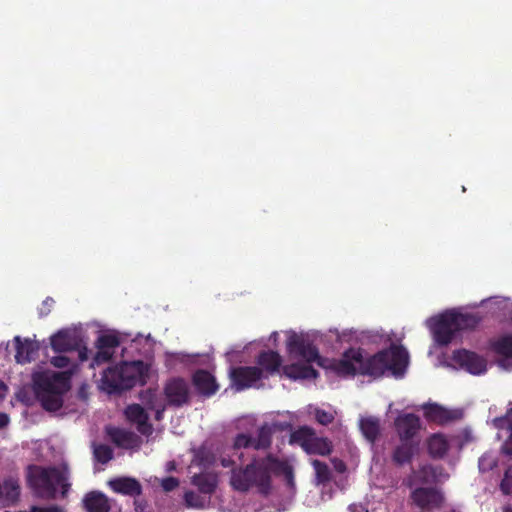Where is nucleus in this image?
I'll return each mask as SVG.
<instances>
[{"mask_svg": "<svg viewBox=\"0 0 512 512\" xmlns=\"http://www.w3.org/2000/svg\"><path fill=\"white\" fill-rule=\"evenodd\" d=\"M72 371H42L33 375L36 399L48 412H56L63 406L64 394L70 389Z\"/></svg>", "mask_w": 512, "mask_h": 512, "instance_id": "1", "label": "nucleus"}, {"mask_svg": "<svg viewBox=\"0 0 512 512\" xmlns=\"http://www.w3.org/2000/svg\"><path fill=\"white\" fill-rule=\"evenodd\" d=\"M27 484L33 495L43 500H54L57 497L58 487L61 496L65 498L70 489L67 471L57 467H42L30 465L27 472Z\"/></svg>", "mask_w": 512, "mask_h": 512, "instance_id": "2", "label": "nucleus"}, {"mask_svg": "<svg viewBox=\"0 0 512 512\" xmlns=\"http://www.w3.org/2000/svg\"><path fill=\"white\" fill-rule=\"evenodd\" d=\"M148 376V367L143 361L123 362L104 370L101 388L108 394H119L137 384L144 385Z\"/></svg>", "mask_w": 512, "mask_h": 512, "instance_id": "3", "label": "nucleus"}, {"mask_svg": "<svg viewBox=\"0 0 512 512\" xmlns=\"http://www.w3.org/2000/svg\"><path fill=\"white\" fill-rule=\"evenodd\" d=\"M407 364V351L401 346H392L368 358H364L362 355L358 374L378 378L383 376L386 371H390L394 376H401Z\"/></svg>", "mask_w": 512, "mask_h": 512, "instance_id": "4", "label": "nucleus"}, {"mask_svg": "<svg viewBox=\"0 0 512 512\" xmlns=\"http://www.w3.org/2000/svg\"><path fill=\"white\" fill-rule=\"evenodd\" d=\"M267 456L253 460L244 468L233 469L231 474V486L240 492H247L251 487H257L263 495H268L271 490V477L269 476Z\"/></svg>", "mask_w": 512, "mask_h": 512, "instance_id": "5", "label": "nucleus"}, {"mask_svg": "<svg viewBox=\"0 0 512 512\" xmlns=\"http://www.w3.org/2000/svg\"><path fill=\"white\" fill-rule=\"evenodd\" d=\"M409 498L411 504L421 512H431L435 509H440L445 500L442 491L435 486L412 488Z\"/></svg>", "mask_w": 512, "mask_h": 512, "instance_id": "6", "label": "nucleus"}, {"mask_svg": "<svg viewBox=\"0 0 512 512\" xmlns=\"http://www.w3.org/2000/svg\"><path fill=\"white\" fill-rule=\"evenodd\" d=\"M434 341L440 346L448 345L455 337L457 330L451 311L442 313L429 320Z\"/></svg>", "mask_w": 512, "mask_h": 512, "instance_id": "7", "label": "nucleus"}, {"mask_svg": "<svg viewBox=\"0 0 512 512\" xmlns=\"http://www.w3.org/2000/svg\"><path fill=\"white\" fill-rule=\"evenodd\" d=\"M394 427L400 441L419 444L418 435L422 428L421 419L414 413L399 414L394 421Z\"/></svg>", "mask_w": 512, "mask_h": 512, "instance_id": "8", "label": "nucleus"}, {"mask_svg": "<svg viewBox=\"0 0 512 512\" xmlns=\"http://www.w3.org/2000/svg\"><path fill=\"white\" fill-rule=\"evenodd\" d=\"M163 391L169 406L182 407L190 402L189 384L183 378L169 379L165 383Z\"/></svg>", "mask_w": 512, "mask_h": 512, "instance_id": "9", "label": "nucleus"}, {"mask_svg": "<svg viewBox=\"0 0 512 512\" xmlns=\"http://www.w3.org/2000/svg\"><path fill=\"white\" fill-rule=\"evenodd\" d=\"M452 360L462 369L473 375L483 374L487 370L486 359L473 351L466 349L455 350L452 354Z\"/></svg>", "mask_w": 512, "mask_h": 512, "instance_id": "10", "label": "nucleus"}, {"mask_svg": "<svg viewBox=\"0 0 512 512\" xmlns=\"http://www.w3.org/2000/svg\"><path fill=\"white\" fill-rule=\"evenodd\" d=\"M362 361L361 348L347 349L341 359L335 360L330 368L339 376H355L358 374Z\"/></svg>", "mask_w": 512, "mask_h": 512, "instance_id": "11", "label": "nucleus"}, {"mask_svg": "<svg viewBox=\"0 0 512 512\" xmlns=\"http://www.w3.org/2000/svg\"><path fill=\"white\" fill-rule=\"evenodd\" d=\"M262 378V369L257 366H240L230 370L232 386L237 391L252 387Z\"/></svg>", "mask_w": 512, "mask_h": 512, "instance_id": "12", "label": "nucleus"}, {"mask_svg": "<svg viewBox=\"0 0 512 512\" xmlns=\"http://www.w3.org/2000/svg\"><path fill=\"white\" fill-rule=\"evenodd\" d=\"M287 347L290 353H296L307 363L317 362L321 365L317 347L303 336L292 334L288 338Z\"/></svg>", "mask_w": 512, "mask_h": 512, "instance_id": "13", "label": "nucleus"}, {"mask_svg": "<svg viewBox=\"0 0 512 512\" xmlns=\"http://www.w3.org/2000/svg\"><path fill=\"white\" fill-rule=\"evenodd\" d=\"M81 338L77 331L72 329H62L51 336L50 344L55 352H69L79 349Z\"/></svg>", "mask_w": 512, "mask_h": 512, "instance_id": "14", "label": "nucleus"}, {"mask_svg": "<svg viewBox=\"0 0 512 512\" xmlns=\"http://www.w3.org/2000/svg\"><path fill=\"white\" fill-rule=\"evenodd\" d=\"M21 495L20 481L18 477L9 476L0 481V504L12 506L18 503Z\"/></svg>", "mask_w": 512, "mask_h": 512, "instance_id": "15", "label": "nucleus"}, {"mask_svg": "<svg viewBox=\"0 0 512 512\" xmlns=\"http://www.w3.org/2000/svg\"><path fill=\"white\" fill-rule=\"evenodd\" d=\"M441 470V467L423 465L408 478L407 486L412 489L416 485L435 484L438 481Z\"/></svg>", "mask_w": 512, "mask_h": 512, "instance_id": "16", "label": "nucleus"}, {"mask_svg": "<svg viewBox=\"0 0 512 512\" xmlns=\"http://www.w3.org/2000/svg\"><path fill=\"white\" fill-rule=\"evenodd\" d=\"M106 434L119 448L131 449L138 446L140 442V438L137 434L118 427H106Z\"/></svg>", "mask_w": 512, "mask_h": 512, "instance_id": "17", "label": "nucleus"}, {"mask_svg": "<svg viewBox=\"0 0 512 512\" xmlns=\"http://www.w3.org/2000/svg\"><path fill=\"white\" fill-rule=\"evenodd\" d=\"M113 492L129 497L141 495L142 486L140 482L132 477H117L108 482Z\"/></svg>", "mask_w": 512, "mask_h": 512, "instance_id": "18", "label": "nucleus"}, {"mask_svg": "<svg viewBox=\"0 0 512 512\" xmlns=\"http://www.w3.org/2000/svg\"><path fill=\"white\" fill-rule=\"evenodd\" d=\"M192 381L198 393L205 397L214 395L219 389L215 377L203 369L197 370L194 373Z\"/></svg>", "mask_w": 512, "mask_h": 512, "instance_id": "19", "label": "nucleus"}, {"mask_svg": "<svg viewBox=\"0 0 512 512\" xmlns=\"http://www.w3.org/2000/svg\"><path fill=\"white\" fill-rule=\"evenodd\" d=\"M125 415L130 422L137 425V429L141 434L148 435L151 433L152 425L148 422L149 415L141 405H129L125 410Z\"/></svg>", "mask_w": 512, "mask_h": 512, "instance_id": "20", "label": "nucleus"}, {"mask_svg": "<svg viewBox=\"0 0 512 512\" xmlns=\"http://www.w3.org/2000/svg\"><path fill=\"white\" fill-rule=\"evenodd\" d=\"M15 343V360L19 364L30 363L35 360L38 353V344L30 339L22 340L20 336L14 338Z\"/></svg>", "mask_w": 512, "mask_h": 512, "instance_id": "21", "label": "nucleus"}, {"mask_svg": "<svg viewBox=\"0 0 512 512\" xmlns=\"http://www.w3.org/2000/svg\"><path fill=\"white\" fill-rule=\"evenodd\" d=\"M83 507L86 512H110L109 498L100 491H90L83 498Z\"/></svg>", "mask_w": 512, "mask_h": 512, "instance_id": "22", "label": "nucleus"}, {"mask_svg": "<svg viewBox=\"0 0 512 512\" xmlns=\"http://www.w3.org/2000/svg\"><path fill=\"white\" fill-rule=\"evenodd\" d=\"M268 463V470H269V476L271 477V474L274 475H281L284 477L287 485L289 487L294 486V472L293 467L288 464L286 461H281L277 457L273 456L272 454L267 455V461Z\"/></svg>", "mask_w": 512, "mask_h": 512, "instance_id": "23", "label": "nucleus"}, {"mask_svg": "<svg viewBox=\"0 0 512 512\" xmlns=\"http://www.w3.org/2000/svg\"><path fill=\"white\" fill-rule=\"evenodd\" d=\"M452 317L455 319V326L457 333L461 331L473 330L482 321V316L479 312H456L451 311Z\"/></svg>", "mask_w": 512, "mask_h": 512, "instance_id": "24", "label": "nucleus"}, {"mask_svg": "<svg viewBox=\"0 0 512 512\" xmlns=\"http://www.w3.org/2000/svg\"><path fill=\"white\" fill-rule=\"evenodd\" d=\"M257 364L262 371H266L269 374H274L279 371L282 365V358L278 352L275 351H262L257 357Z\"/></svg>", "mask_w": 512, "mask_h": 512, "instance_id": "25", "label": "nucleus"}, {"mask_svg": "<svg viewBox=\"0 0 512 512\" xmlns=\"http://www.w3.org/2000/svg\"><path fill=\"white\" fill-rule=\"evenodd\" d=\"M360 430L365 439L374 444L381 433L380 420L374 416L363 417L359 422Z\"/></svg>", "mask_w": 512, "mask_h": 512, "instance_id": "26", "label": "nucleus"}, {"mask_svg": "<svg viewBox=\"0 0 512 512\" xmlns=\"http://www.w3.org/2000/svg\"><path fill=\"white\" fill-rule=\"evenodd\" d=\"M284 374L291 379H311L318 376V371L311 365L294 363L283 368Z\"/></svg>", "mask_w": 512, "mask_h": 512, "instance_id": "27", "label": "nucleus"}, {"mask_svg": "<svg viewBox=\"0 0 512 512\" xmlns=\"http://www.w3.org/2000/svg\"><path fill=\"white\" fill-rule=\"evenodd\" d=\"M400 442L401 443L398 446H396L393 451L392 460L396 465L402 466L406 463H409L412 460L418 443L408 441Z\"/></svg>", "mask_w": 512, "mask_h": 512, "instance_id": "28", "label": "nucleus"}, {"mask_svg": "<svg viewBox=\"0 0 512 512\" xmlns=\"http://www.w3.org/2000/svg\"><path fill=\"white\" fill-rule=\"evenodd\" d=\"M276 426V424L270 425L268 423H265L259 427L257 431V437H253L255 450H265L270 448Z\"/></svg>", "mask_w": 512, "mask_h": 512, "instance_id": "29", "label": "nucleus"}, {"mask_svg": "<svg viewBox=\"0 0 512 512\" xmlns=\"http://www.w3.org/2000/svg\"><path fill=\"white\" fill-rule=\"evenodd\" d=\"M315 433L313 428L301 426L290 434L289 442L290 444L299 445L306 452Z\"/></svg>", "mask_w": 512, "mask_h": 512, "instance_id": "30", "label": "nucleus"}, {"mask_svg": "<svg viewBox=\"0 0 512 512\" xmlns=\"http://www.w3.org/2000/svg\"><path fill=\"white\" fill-rule=\"evenodd\" d=\"M449 450V443L442 434H433L428 439V452L433 458H443Z\"/></svg>", "mask_w": 512, "mask_h": 512, "instance_id": "31", "label": "nucleus"}, {"mask_svg": "<svg viewBox=\"0 0 512 512\" xmlns=\"http://www.w3.org/2000/svg\"><path fill=\"white\" fill-rule=\"evenodd\" d=\"M333 451L332 442L325 437L314 435L306 453L310 455L328 456Z\"/></svg>", "mask_w": 512, "mask_h": 512, "instance_id": "32", "label": "nucleus"}, {"mask_svg": "<svg viewBox=\"0 0 512 512\" xmlns=\"http://www.w3.org/2000/svg\"><path fill=\"white\" fill-rule=\"evenodd\" d=\"M192 484L203 494H212L217 482L214 476L208 473L196 474L192 477Z\"/></svg>", "mask_w": 512, "mask_h": 512, "instance_id": "33", "label": "nucleus"}, {"mask_svg": "<svg viewBox=\"0 0 512 512\" xmlns=\"http://www.w3.org/2000/svg\"><path fill=\"white\" fill-rule=\"evenodd\" d=\"M492 348L496 354L504 357L501 364L505 365L508 360H512V335L499 338L493 343Z\"/></svg>", "mask_w": 512, "mask_h": 512, "instance_id": "34", "label": "nucleus"}, {"mask_svg": "<svg viewBox=\"0 0 512 512\" xmlns=\"http://www.w3.org/2000/svg\"><path fill=\"white\" fill-rule=\"evenodd\" d=\"M425 416L427 419L439 423L446 422L450 419L449 412L438 404H430L425 407Z\"/></svg>", "mask_w": 512, "mask_h": 512, "instance_id": "35", "label": "nucleus"}, {"mask_svg": "<svg viewBox=\"0 0 512 512\" xmlns=\"http://www.w3.org/2000/svg\"><path fill=\"white\" fill-rule=\"evenodd\" d=\"M93 454L95 459L101 464H106L113 458V450L105 444L96 445Z\"/></svg>", "mask_w": 512, "mask_h": 512, "instance_id": "36", "label": "nucleus"}, {"mask_svg": "<svg viewBox=\"0 0 512 512\" xmlns=\"http://www.w3.org/2000/svg\"><path fill=\"white\" fill-rule=\"evenodd\" d=\"M314 470H315V473H316V476L318 478L319 481H327L329 480L330 478V470H329V467L328 465L325 463V462H322L318 459H314L312 462H311Z\"/></svg>", "mask_w": 512, "mask_h": 512, "instance_id": "37", "label": "nucleus"}, {"mask_svg": "<svg viewBox=\"0 0 512 512\" xmlns=\"http://www.w3.org/2000/svg\"><path fill=\"white\" fill-rule=\"evenodd\" d=\"M119 345V340L116 336L111 334H105L99 336L97 339V347L98 349H109L115 348Z\"/></svg>", "mask_w": 512, "mask_h": 512, "instance_id": "38", "label": "nucleus"}, {"mask_svg": "<svg viewBox=\"0 0 512 512\" xmlns=\"http://www.w3.org/2000/svg\"><path fill=\"white\" fill-rule=\"evenodd\" d=\"M233 447L235 449L254 448L253 437L245 433H240L235 437Z\"/></svg>", "mask_w": 512, "mask_h": 512, "instance_id": "39", "label": "nucleus"}, {"mask_svg": "<svg viewBox=\"0 0 512 512\" xmlns=\"http://www.w3.org/2000/svg\"><path fill=\"white\" fill-rule=\"evenodd\" d=\"M502 417L494 419V424L499 429H512V404Z\"/></svg>", "mask_w": 512, "mask_h": 512, "instance_id": "40", "label": "nucleus"}, {"mask_svg": "<svg viewBox=\"0 0 512 512\" xmlns=\"http://www.w3.org/2000/svg\"><path fill=\"white\" fill-rule=\"evenodd\" d=\"M500 488L504 494H512V465L506 469Z\"/></svg>", "mask_w": 512, "mask_h": 512, "instance_id": "41", "label": "nucleus"}, {"mask_svg": "<svg viewBox=\"0 0 512 512\" xmlns=\"http://www.w3.org/2000/svg\"><path fill=\"white\" fill-rule=\"evenodd\" d=\"M314 414L316 421L324 426L331 424L335 419L334 414L323 409H316Z\"/></svg>", "mask_w": 512, "mask_h": 512, "instance_id": "42", "label": "nucleus"}, {"mask_svg": "<svg viewBox=\"0 0 512 512\" xmlns=\"http://www.w3.org/2000/svg\"><path fill=\"white\" fill-rule=\"evenodd\" d=\"M497 461L488 455H483L479 458L478 466L481 472H487L496 467Z\"/></svg>", "mask_w": 512, "mask_h": 512, "instance_id": "43", "label": "nucleus"}, {"mask_svg": "<svg viewBox=\"0 0 512 512\" xmlns=\"http://www.w3.org/2000/svg\"><path fill=\"white\" fill-rule=\"evenodd\" d=\"M142 399H143L147 409H149V410H150V406H152L153 404H164L163 401L161 400V398L158 397L157 393L152 390H148L143 395Z\"/></svg>", "mask_w": 512, "mask_h": 512, "instance_id": "44", "label": "nucleus"}, {"mask_svg": "<svg viewBox=\"0 0 512 512\" xmlns=\"http://www.w3.org/2000/svg\"><path fill=\"white\" fill-rule=\"evenodd\" d=\"M112 354L106 349H99L95 354L91 366L100 365L110 360Z\"/></svg>", "mask_w": 512, "mask_h": 512, "instance_id": "45", "label": "nucleus"}, {"mask_svg": "<svg viewBox=\"0 0 512 512\" xmlns=\"http://www.w3.org/2000/svg\"><path fill=\"white\" fill-rule=\"evenodd\" d=\"M184 500L188 507H200L202 505L200 497L193 491L185 492Z\"/></svg>", "mask_w": 512, "mask_h": 512, "instance_id": "46", "label": "nucleus"}, {"mask_svg": "<svg viewBox=\"0 0 512 512\" xmlns=\"http://www.w3.org/2000/svg\"><path fill=\"white\" fill-rule=\"evenodd\" d=\"M161 486L164 491L170 492L179 486V480L175 477H166L162 480Z\"/></svg>", "mask_w": 512, "mask_h": 512, "instance_id": "47", "label": "nucleus"}, {"mask_svg": "<svg viewBox=\"0 0 512 512\" xmlns=\"http://www.w3.org/2000/svg\"><path fill=\"white\" fill-rule=\"evenodd\" d=\"M54 303L55 301L51 297H47L45 300H43L41 307L39 308V316H47L51 312Z\"/></svg>", "mask_w": 512, "mask_h": 512, "instance_id": "48", "label": "nucleus"}, {"mask_svg": "<svg viewBox=\"0 0 512 512\" xmlns=\"http://www.w3.org/2000/svg\"><path fill=\"white\" fill-rule=\"evenodd\" d=\"M69 363L70 359L64 355H58L51 358V364L57 368H65Z\"/></svg>", "mask_w": 512, "mask_h": 512, "instance_id": "49", "label": "nucleus"}, {"mask_svg": "<svg viewBox=\"0 0 512 512\" xmlns=\"http://www.w3.org/2000/svg\"><path fill=\"white\" fill-rule=\"evenodd\" d=\"M508 430L510 432L509 436L506 439V441L503 443L501 449L505 455L512 457V429H508Z\"/></svg>", "mask_w": 512, "mask_h": 512, "instance_id": "50", "label": "nucleus"}, {"mask_svg": "<svg viewBox=\"0 0 512 512\" xmlns=\"http://www.w3.org/2000/svg\"><path fill=\"white\" fill-rule=\"evenodd\" d=\"M165 409V404H153L152 406H150V410L155 411V419L157 421L162 420Z\"/></svg>", "mask_w": 512, "mask_h": 512, "instance_id": "51", "label": "nucleus"}, {"mask_svg": "<svg viewBox=\"0 0 512 512\" xmlns=\"http://www.w3.org/2000/svg\"><path fill=\"white\" fill-rule=\"evenodd\" d=\"M9 423V416L6 413H0V429L6 427Z\"/></svg>", "mask_w": 512, "mask_h": 512, "instance_id": "52", "label": "nucleus"}, {"mask_svg": "<svg viewBox=\"0 0 512 512\" xmlns=\"http://www.w3.org/2000/svg\"><path fill=\"white\" fill-rule=\"evenodd\" d=\"M79 351V358L80 360L83 362V361H86L88 359V349L86 347H83L82 349H77Z\"/></svg>", "mask_w": 512, "mask_h": 512, "instance_id": "53", "label": "nucleus"}, {"mask_svg": "<svg viewBox=\"0 0 512 512\" xmlns=\"http://www.w3.org/2000/svg\"><path fill=\"white\" fill-rule=\"evenodd\" d=\"M233 463H234V462H233L231 459H227V458H222V459H221V465H222L223 467H225V468H228V467L232 466V465H233Z\"/></svg>", "mask_w": 512, "mask_h": 512, "instance_id": "54", "label": "nucleus"}, {"mask_svg": "<svg viewBox=\"0 0 512 512\" xmlns=\"http://www.w3.org/2000/svg\"><path fill=\"white\" fill-rule=\"evenodd\" d=\"M6 390V385L3 382H0V399L4 398Z\"/></svg>", "mask_w": 512, "mask_h": 512, "instance_id": "55", "label": "nucleus"}, {"mask_svg": "<svg viewBox=\"0 0 512 512\" xmlns=\"http://www.w3.org/2000/svg\"><path fill=\"white\" fill-rule=\"evenodd\" d=\"M335 468H336V470H337L338 472H344V471H345V469H346V466H345V464H344L343 462H339V464H337V465L335 466Z\"/></svg>", "mask_w": 512, "mask_h": 512, "instance_id": "56", "label": "nucleus"}, {"mask_svg": "<svg viewBox=\"0 0 512 512\" xmlns=\"http://www.w3.org/2000/svg\"><path fill=\"white\" fill-rule=\"evenodd\" d=\"M175 468H176V464H175V462H174V461H169V462L167 463V470H168V471L175 470Z\"/></svg>", "mask_w": 512, "mask_h": 512, "instance_id": "57", "label": "nucleus"}, {"mask_svg": "<svg viewBox=\"0 0 512 512\" xmlns=\"http://www.w3.org/2000/svg\"><path fill=\"white\" fill-rule=\"evenodd\" d=\"M47 508H57L58 511H56V512H63V509L58 505H51V506H48Z\"/></svg>", "mask_w": 512, "mask_h": 512, "instance_id": "58", "label": "nucleus"}]
</instances>
